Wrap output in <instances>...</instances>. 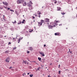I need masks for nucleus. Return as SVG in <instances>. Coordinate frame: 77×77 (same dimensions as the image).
<instances>
[{"label": "nucleus", "instance_id": "nucleus-20", "mask_svg": "<svg viewBox=\"0 0 77 77\" xmlns=\"http://www.w3.org/2000/svg\"><path fill=\"white\" fill-rule=\"evenodd\" d=\"M33 76V74H31V75H29V76L30 77H32Z\"/></svg>", "mask_w": 77, "mask_h": 77}, {"label": "nucleus", "instance_id": "nucleus-5", "mask_svg": "<svg viewBox=\"0 0 77 77\" xmlns=\"http://www.w3.org/2000/svg\"><path fill=\"white\" fill-rule=\"evenodd\" d=\"M55 35V36H60V33L59 32H57L54 34Z\"/></svg>", "mask_w": 77, "mask_h": 77}, {"label": "nucleus", "instance_id": "nucleus-64", "mask_svg": "<svg viewBox=\"0 0 77 77\" xmlns=\"http://www.w3.org/2000/svg\"><path fill=\"white\" fill-rule=\"evenodd\" d=\"M76 17H77V14L76 15Z\"/></svg>", "mask_w": 77, "mask_h": 77}, {"label": "nucleus", "instance_id": "nucleus-22", "mask_svg": "<svg viewBox=\"0 0 77 77\" xmlns=\"http://www.w3.org/2000/svg\"><path fill=\"white\" fill-rule=\"evenodd\" d=\"M21 23V22H19L18 23V24H20Z\"/></svg>", "mask_w": 77, "mask_h": 77}, {"label": "nucleus", "instance_id": "nucleus-34", "mask_svg": "<svg viewBox=\"0 0 77 77\" xmlns=\"http://www.w3.org/2000/svg\"><path fill=\"white\" fill-rule=\"evenodd\" d=\"M55 22H56V23H58L59 22V21L58 20L56 21Z\"/></svg>", "mask_w": 77, "mask_h": 77}, {"label": "nucleus", "instance_id": "nucleus-28", "mask_svg": "<svg viewBox=\"0 0 77 77\" xmlns=\"http://www.w3.org/2000/svg\"><path fill=\"white\" fill-rule=\"evenodd\" d=\"M61 72V71H59V73H58L59 74H60V72Z\"/></svg>", "mask_w": 77, "mask_h": 77}, {"label": "nucleus", "instance_id": "nucleus-8", "mask_svg": "<svg viewBox=\"0 0 77 77\" xmlns=\"http://www.w3.org/2000/svg\"><path fill=\"white\" fill-rule=\"evenodd\" d=\"M22 4H23V5L24 6H25L27 5V4L26 2H24V3H22Z\"/></svg>", "mask_w": 77, "mask_h": 77}, {"label": "nucleus", "instance_id": "nucleus-2", "mask_svg": "<svg viewBox=\"0 0 77 77\" xmlns=\"http://www.w3.org/2000/svg\"><path fill=\"white\" fill-rule=\"evenodd\" d=\"M51 25L53 27H56V25H57V23H56L55 22H51Z\"/></svg>", "mask_w": 77, "mask_h": 77}, {"label": "nucleus", "instance_id": "nucleus-39", "mask_svg": "<svg viewBox=\"0 0 77 77\" xmlns=\"http://www.w3.org/2000/svg\"><path fill=\"white\" fill-rule=\"evenodd\" d=\"M13 40H14V39H15V38H13Z\"/></svg>", "mask_w": 77, "mask_h": 77}, {"label": "nucleus", "instance_id": "nucleus-46", "mask_svg": "<svg viewBox=\"0 0 77 77\" xmlns=\"http://www.w3.org/2000/svg\"><path fill=\"white\" fill-rule=\"evenodd\" d=\"M41 14V13H39L38 14L39 15H40V14Z\"/></svg>", "mask_w": 77, "mask_h": 77}, {"label": "nucleus", "instance_id": "nucleus-38", "mask_svg": "<svg viewBox=\"0 0 77 77\" xmlns=\"http://www.w3.org/2000/svg\"><path fill=\"white\" fill-rule=\"evenodd\" d=\"M24 23V21H23L22 22V23H23H23Z\"/></svg>", "mask_w": 77, "mask_h": 77}, {"label": "nucleus", "instance_id": "nucleus-61", "mask_svg": "<svg viewBox=\"0 0 77 77\" xmlns=\"http://www.w3.org/2000/svg\"><path fill=\"white\" fill-rule=\"evenodd\" d=\"M5 25H5V24L4 25V27H5Z\"/></svg>", "mask_w": 77, "mask_h": 77}, {"label": "nucleus", "instance_id": "nucleus-41", "mask_svg": "<svg viewBox=\"0 0 77 77\" xmlns=\"http://www.w3.org/2000/svg\"><path fill=\"white\" fill-rule=\"evenodd\" d=\"M10 9H11V8H8V10H9Z\"/></svg>", "mask_w": 77, "mask_h": 77}, {"label": "nucleus", "instance_id": "nucleus-33", "mask_svg": "<svg viewBox=\"0 0 77 77\" xmlns=\"http://www.w3.org/2000/svg\"><path fill=\"white\" fill-rule=\"evenodd\" d=\"M30 4H33V3H32V2L31 1H30Z\"/></svg>", "mask_w": 77, "mask_h": 77}, {"label": "nucleus", "instance_id": "nucleus-7", "mask_svg": "<svg viewBox=\"0 0 77 77\" xmlns=\"http://www.w3.org/2000/svg\"><path fill=\"white\" fill-rule=\"evenodd\" d=\"M38 26H42V23L41 22H38Z\"/></svg>", "mask_w": 77, "mask_h": 77}, {"label": "nucleus", "instance_id": "nucleus-16", "mask_svg": "<svg viewBox=\"0 0 77 77\" xmlns=\"http://www.w3.org/2000/svg\"><path fill=\"white\" fill-rule=\"evenodd\" d=\"M41 69V67H39L37 69H36V71H38H38H39V69Z\"/></svg>", "mask_w": 77, "mask_h": 77}, {"label": "nucleus", "instance_id": "nucleus-42", "mask_svg": "<svg viewBox=\"0 0 77 77\" xmlns=\"http://www.w3.org/2000/svg\"><path fill=\"white\" fill-rule=\"evenodd\" d=\"M11 68H12V66H11V67L9 68V69H11Z\"/></svg>", "mask_w": 77, "mask_h": 77}, {"label": "nucleus", "instance_id": "nucleus-15", "mask_svg": "<svg viewBox=\"0 0 77 77\" xmlns=\"http://www.w3.org/2000/svg\"><path fill=\"white\" fill-rule=\"evenodd\" d=\"M20 0L22 3H24V0Z\"/></svg>", "mask_w": 77, "mask_h": 77}, {"label": "nucleus", "instance_id": "nucleus-13", "mask_svg": "<svg viewBox=\"0 0 77 77\" xmlns=\"http://www.w3.org/2000/svg\"><path fill=\"white\" fill-rule=\"evenodd\" d=\"M41 23H42H42H44V20H41Z\"/></svg>", "mask_w": 77, "mask_h": 77}, {"label": "nucleus", "instance_id": "nucleus-9", "mask_svg": "<svg viewBox=\"0 0 77 77\" xmlns=\"http://www.w3.org/2000/svg\"><path fill=\"white\" fill-rule=\"evenodd\" d=\"M27 6L29 7H32V5H30V3H28L27 4Z\"/></svg>", "mask_w": 77, "mask_h": 77}, {"label": "nucleus", "instance_id": "nucleus-52", "mask_svg": "<svg viewBox=\"0 0 77 77\" xmlns=\"http://www.w3.org/2000/svg\"><path fill=\"white\" fill-rule=\"evenodd\" d=\"M69 52H70V49H69Z\"/></svg>", "mask_w": 77, "mask_h": 77}, {"label": "nucleus", "instance_id": "nucleus-47", "mask_svg": "<svg viewBox=\"0 0 77 77\" xmlns=\"http://www.w3.org/2000/svg\"><path fill=\"white\" fill-rule=\"evenodd\" d=\"M32 18H33V19H34V18H35L34 17H32Z\"/></svg>", "mask_w": 77, "mask_h": 77}, {"label": "nucleus", "instance_id": "nucleus-45", "mask_svg": "<svg viewBox=\"0 0 77 77\" xmlns=\"http://www.w3.org/2000/svg\"><path fill=\"white\" fill-rule=\"evenodd\" d=\"M46 46V45H44V47H45Z\"/></svg>", "mask_w": 77, "mask_h": 77}, {"label": "nucleus", "instance_id": "nucleus-24", "mask_svg": "<svg viewBox=\"0 0 77 77\" xmlns=\"http://www.w3.org/2000/svg\"><path fill=\"white\" fill-rule=\"evenodd\" d=\"M16 49H17V47H15L13 48V50H16Z\"/></svg>", "mask_w": 77, "mask_h": 77}, {"label": "nucleus", "instance_id": "nucleus-62", "mask_svg": "<svg viewBox=\"0 0 77 77\" xmlns=\"http://www.w3.org/2000/svg\"><path fill=\"white\" fill-rule=\"evenodd\" d=\"M23 74H25V75H26V73H24Z\"/></svg>", "mask_w": 77, "mask_h": 77}, {"label": "nucleus", "instance_id": "nucleus-1", "mask_svg": "<svg viewBox=\"0 0 77 77\" xmlns=\"http://www.w3.org/2000/svg\"><path fill=\"white\" fill-rule=\"evenodd\" d=\"M2 3L4 5H5L7 6L6 7L4 6H4V8H5V9H7V7L8 6V2H2Z\"/></svg>", "mask_w": 77, "mask_h": 77}, {"label": "nucleus", "instance_id": "nucleus-32", "mask_svg": "<svg viewBox=\"0 0 77 77\" xmlns=\"http://www.w3.org/2000/svg\"><path fill=\"white\" fill-rule=\"evenodd\" d=\"M55 1H56L54 3H55V4H56V3H57V1L55 0Z\"/></svg>", "mask_w": 77, "mask_h": 77}, {"label": "nucleus", "instance_id": "nucleus-49", "mask_svg": "<svg viewBox=\"0 0 77 77\" xmlns=\"http://www.w3.org/2000/svg\"><path fill=\"white\" fill-rule=\"evenodd\" d=\"M23 38V37H22L21 38H20V39H22Z\"/></svg>", "mask_w": 77, "mask_h": 77}, {"label": "nucleus", "instance_id": "nucleus-11", "mask_svg": "<svg viewBox=\"0 0 77 77\" xmlns=\"http://www.w3.org/2000/svg\"><path fill=\"white\" fill-rule=\"evenodd\" d=\"M33 50V48L30 47L28 48L29 50L32 51Z\"/></svg>", "mask_w": 77, "mask_h": 77}, {"label": "nucleus", "instance_id": "nucleus-25", "mask_svg": "<svg viewBox=\"0 0 77 77\" xmlns=\"http://www.w3.org/2000/svg\"><path fill=\"white\" fill-rule=\"evenodd\" d=\"M29 69H32V67L30 66H29Z\"/></svg>", "mask_w": 77, "mask_h": 77}, {"label": "nucleus", "instance_id": "nucleus-55", "mask_svg": "<svg viewBox=\"0 0 77 77\" xmlns=\"http://www.w3.org/2000/svg\"><path fill=\"white\" fill-rule=\"evenodd\" d=\"M59 26H62V24H60V25H59Z\"/></svg>", "mask_w": 77, "mask_h": 77}, {"label": "nucleus", "instance_id": "nucleus-17", "mask_svg": "<svg viewBox=\"0 0 77 77\" xmlns=\"http://www.w3.org/2000/svg\"><path fill=\"white\" fill-rule=\"evenodd\" d=\"M38 60H39V61H41V58L38 57Z\"/></svg>", "mask_w": 77, "mask_h": 77}, {"label": "nucleus", "instance_id": "nucleus-4", "mask_svg": "<svg viewBox=\"0 0 77 77\" xmlns=\"http://www.w3.org/2000/svg\"><path fill=\"white\" fill-rule=\"evenodd\" d=\"M10 59V58H9V57L7 58L5 60L6 62H7V63H9V62Z\"/></svg>", "mask_w": 77, "mask_h": 77}, {"label": "nucleus", "instance_id": "nucleus-27", "mask_svg": "<svg viewBox=\"0 0 77 77\" xmlns=\"http://www.w3.org/2000/svg\"><path fill=\"white\" fill-rule=\"evenodd\" d=\"M61 14L62 15H65V13H61Z\"/></svg>", "mask_w": 77, "mask_h": 77}, {"label": "nucleus", "instance_id": "nucleus-36", "mask_svg": "<svg viewBox=\"0 0 77 77\" xmlns=\"http://www.w3.org/2000/svg\"><path fill=\"white\" fill-rule=\"evenodd\" d=\"M60 64L59 65V67H58L59 68H60Z\"/></svg>", "mask_w": 77, "mask_h": 77}, {"label": "nucleus", "instance_id": "nucleus-26", "mask_svg": "<svg viewBox=\"0 0 77 77\" xmlns=\"http://www.w3.org/2000/svg\"><path fill=\"white\" fill-rule=\"evenodd\" d=\"M10 11H11V12H14V11L12 10H10Z\"/></svg>", "mask_w": 77, "mask_h": 77}, {"label": "nucleus", "instance_id": "nucleus-56", "mask_svg": "<svg viewBox=\"0 0 77 77\" xmlns=\"http://www.w3.org/2000/svg\"><path fill=\"white\" fill-rule=\"evenodd\" d=\"M58 77H60V76H59V75H58Z\"/></svg>", "mask_w": 77, "mask_h": 77}, {"label": "nucleus", "instance_id": "nucleus-51", "mask_svg": "<svg viewBox=\"0 0 77 77\" xmlns=\"http://www.w3.org/2000/svg\"><path fill=\"white\" fill-rule=\"evenodd\" d=\"M65 70L66 71H68V69H66Z\"/></svg>", "mask_w": 77, "mask_h": 77}, {"label": "nucleus", "instance_id": "nucleus-60", "mask_svg": "<svg viewBox=\"0 0 77 77\" xmlns=\"http://www.w3.org/2000/svg\"><path fill=\"white\" fill-rule=\"evenodd\" d=\"M66 29H68V28H66Z\"/></svg>", "mask_w": 77, "mask_h": 77}, {"label": "nucleus", "instance_id": "nucleus-14", "mask_svg": "<svg viewBox=\"0 0 77 77\" xmlns=\"http://www.w3.org/2000/svg\"><path fill=\"white\" fill-rule=\"evenodd\" d=\"M23 63H24L25 64H26V63H27V61H24V60H23Z\"/></svg>", "mask_w": 77, "mask_h": 77}, {"label": "nucleus", "instance_id": "nucleus-63", "mask_svg": "<svg viewBox=\"0 0 77 77\" xmlns=\"http://www.w3.org/2000/svg\"><path fill=\"white\" fill-rule=\"evenodd\" d=\"M5 37H6V36H5Z\"/></svg>", "mask_w": 77, "mask_h": 77}, {"label": "nucleus", "instance_id": "nucleus-58", "mask_svg": "<svg viewBox=\"0 0 77 77\" xmlns=\"http://www.w3.org/2000/svg\"><path fill=\"white\" fill-rule=\"evenodd\" d=\"M12 23H15L14 22H12Z\"/></svg>", "mask_w": 77, "mask_h": 77}, {"label": "nucleus", "instance_id": "nucleus-59", "mask_svg": "<svg viewBox=\"0 0 77 77\" xmlns=\"http://www.w3.org/2000/svg\"><path fill=\"white\" fill-rule=\"evenodd\" d=\"M37 12H38V13H39V11H38Z\"/></svg>", "mask_w": 77, "mask_h": 77}, {"label": "nucleus", "instance_id": "nucleus-37", "mask_svg": "<svg viewBox=\"0 0 77 77\" xmlns=\"http://www.w3.org/2000/svg\"><path fill=\"white\" fill-rule=\"evenodd\" d=\"M11 44V42H9L8 45Z\"/></svg>", "mask_w": 77, "mask_h": 77}, {"label": "nucleus", "instance_id": "nucleus-12", "mask_svg": "<svg viewBox=\"0 0 77 77\" xmlns=\"http://www.w3.org/2000/svg\"><path fill=\"white\" fill-rule=\"evenodd\" d=\"M49 29H52L53 27V26H48Z\"/></svg>", "mask_w": 77, "mask_h": 77}, {"label": "nucleus", "instance_id": "nucleus-30", "mask_svg": "<svg viewBox=\"0 0 77 77\" xmlns=\"http://www.w3.org/2000/svg\"><path fill=\"white\" fill-rule=\"evenodd\" d=\"M0 9H3V7H0Z\"/></svg>", "mask_w": 77, "mask_h": 77}, {"label": "nucleus", "instance_id": "nucleus-3", "mask_svg": "<svg viewBox=\"0 0 77 77\" xmlns=\"http://www.w3.org/2000/svg\"><path fill=\"white\" fill-rule=\"evenodd\" d=\"M45 21L46 23H49L50 22V19L48 18H46L45 19Z\"/></svg>", "mask_w": 77, "mask_h": 77}, {"label": "nucleus", "instance_id": "nucleus-31", "mask_svg": "<svg viewBox=\"0 0 77 77\" xmlns=\"http://www.w3.org/2000/svg\"><path fill=\"white\" fill-rule=\"evenodd\" d=\"M38 17H39V18H41V15L39 14Z\"/></svg>", "mask_w": 77, "mask_h": 77}, {"label": "nucleus", "instance_id": "nucleus-44", "mask_svg": "<svg viewBox=\"0 0 77 77\" xmlns=\"http://www.w3.org/2000/svg\"><path fill=\"white\" fill-rule=\"evenodd\" d=\"M3 17H4L3 18H5V15H3Z\"/></svg>", "mask_w": 77, "mask_h": 77}, {"label": "nucleus", "instance_id": "nucleus-40", "mask_svg": "<svg viewBox=\"0 0 77 77\" xmlns=\"http://www.w3.org/2000/svg\"><path fill=\"white\" fill-rule=\"evenodd\" d=\"M14 23H17V22H16V20H15Z\"/></svg>", "mask_w": 77, "mask_h": 77}, {"label": "nucleus", "instance_id": "nucleus-29", "mask_svg": "<svg viewBox=\"0 0 77 77\" xmlns=\"http://www.w3.org/2000/svg\"><path fill=\"white\" fill-rule=\"evenodd\" d=\"M27 54H29V53H30V51H28L27 52Z\"/></svg>", "mask_w": 77, "mask_h": 77}, {"label": "nucleus", "instance_id": "nucleus-21", "mask_svg": "<svg viewBox=\"0 0 77 77\" xmlns=\"http://www.w3.org/2000/svg\"><path fill=\"white\" fill-rule=\"evenodd\" d=\"M20 40H21V38H20V39L18 40V43H19L20 42Z\"/></svg>", "mask_w": 77, "mask_h": 77}, {"label": "nucleus", "instance_id": "nucleus-19", "mask_svg": "<svg viewBox=\"0 0 77 77\" xmlns=\"http://www.w3.org/2000/svg\"><path fill=\"white\" fill-rule=\"evenodd\" d=\"M57 11H60V8L59 7H57Z\"/></svg>", "mask_w": 77, "mask_h": 77}, {"label": "nucleus", "instance_id": "nucleus-57", "mask_svg": "<svg viewBox=\"0 0 77 77\" xmlns=\"http://www.w3.org/2000/svg\"><path fill=\"white\" fill-rule=\"evenodd\" d=\"M44 8V6L42 7V8Z\"/></svg>", "mask_w": 77, "mask_h": 77}, {"label": "nucleus", "instance_id": "nucleus-18", "mask_svg": "<svg viewBox=\"0 0 77 77\" xmlns=\"http://www.w3.org/2000/svg\"><path fill=\"white\" fill-rule=\"evenodd\" d=\"M9 51L7 50L5 52V53H9Z\"/></svg>", "mask_w": 77, "mask_h": 77}, {"label": "nucleus", "instance_id": "nucleus-43", "mask_svg": "<svg viewBox=\"0 0 77 77\" xmlns=\"http://www.w3.org/2000/svg\"><path fill=\"white\" fill-rule=\"evenodd\" d=\"M41 66H42V67H43V66H44V65H41Z\"/></svg>", "mask_w": 77, "mask_h": 77}, {"label": "nucleus", "instance_id": "nucleus-48", "mask_svg": "<svg viewBox=\"0 0 77 77\" xmlns=\"http://www.w3.org/2000/svg\"><path fill=\"white\" fill-rule=\"evenodd\" d=\"M29 73H27V75H29Z\"/></svg>", "mask_w": 77, "mask_h": 77}, {"label": "nucleus", "instance_id": "nucleus-35", "mask_svg": "<svg viewBox=\"0 0 77 77\" xmlns=\"http://www.w3.org/2000/svg\"><path fill=\"white\" fill-rule=\"evenodd\" d=\"M70 53H71V54H72V51H70L69 52Z\"/></svg>", "mask_w": 77, "mask_h": 77}, {"label": "nucleus", "instance_id": "nucleus-23", "mask_svg": "<svg viewBox=\"0 0 77 77\" xmlns=\"http://www.w3.org/2000/svg\"><path fill=\"white\" fill-rule=\"evenodd\" d=\"M17 8H18V9H19V8H20V5H18L17 6Z\"/></svg>", "mask_w": 77, "mask_h": 77}, {"label": "nucleus", "instance_id": "nucleus-6", "mask_svg": "<svg viewBox=\"0 0 77 77\" xmlns=\"http://www.w3.org/2000/svg\"><path fill=\"white\" fill-rule=\"evenodd\" d=\"M17 4H21V2L20 0H17Z\"/></svg>", "mask_w": 77, "mask_h": 77}, {"label": "nucleus", "instance_id": "nucleus-50", "mask_svg": "<svg viewBox=\"0 0 77 77\" xmlns=\"http://www.w3.org/2000/svg\"><path fill=\"white\" fill-rule=\"evenodd\" d=\"M23 21H24H24H25V20H23Z\"/></svg>", "mask_w": 77, "mask_h": 77}, {"label": "nucleus", "instance_id": "nucleus-53", "mask_svg": "<svg viewBox=\"0 0 77 77\" xmlns=\"http://www.w3.org/2000/svg\"><path fill=\"white\" fill-rule=\"evenodd\" d=\"M52 65V63H51L50 64V65Z\"/></svg>", "mask_w": 77, "mask_h": 77}, {"label": "nucleus", "instance_id": "nucleus-54", "mask_svg": "<svg viewBox=\"0 0 77 77\" xmlns=\"http://www.w3.org/2000/svg\"><path fill=\"white\" fill-rule=\"evenodd\" d=\"M2 43H4V41H2Z\"/></svg>", "mask_w": 77, "mask_h": 77}, {"label": "nucleus", "instance_id": "nucleus-10", "mask_svg": "<svg viewBox=\"0 0 77 77\" xmlns=\"http://www.w3.org/2000/svg\"><path fill=\"white\" fill-rule=\"evenodd\" d=\"M39 53H40V54H42V56H43V57L45 56V54H44V53H41V52H40Z\"/></svg>", "mask_w": 77, "mask_h": 77}]
</instances>
